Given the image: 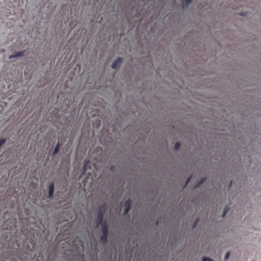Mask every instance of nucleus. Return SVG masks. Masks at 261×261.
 <instances>
[{
    "instance_id": "obj_1",
    "label": "nucleus",
    "mask_w": 261,
    "mask_h": 261,
    "mask_svg": "<svg viewBox=\"0 0 261 261\" xmlns=\"http://www.w3.org/2000/svg\"><path fill=\"white\" fill-rule=\"evenodd\" d=\"M107 210V204L106 203H103L99 207L97 214V226L102 225L106 220L103 221L104 215Z\"/></svg>"
},
{
    "instance_id": "obj_2",
    "label": "nucleus",
    "mask_w": 261,
    "mask_h": 261,
    "mask_svg": "<svg viewBox=\"0 0 261 261\" xmlns=\"http://www.w3.org/2000/svg\"><path fill=\"white\" fill-rule=\"evenodd\" d=\"M102 235L100 237V242L103 245L108 243V237L109 235L108 226L107 221H105L101 225Z\"/></svg>"
},
{
    "instance_id": "obj_3",
    "label": "nucleus",
    "mask_w": 261,
    "mask_h": 261,
    "mask_svg": "<svg viewBox=\"0 0 261 261\" xmlns=\"http://www.w3.org/2000/svg\"><path fill=\"white\" fill-rule=\"evenodd\" d=\"M122 62V59L121 58H117L112 64V67L113 69H117L119 67Z\"/></svg>"
},
{
    "instance_id": "obj_4",
    "label": "nucleus",
    "mask_w": 261,
    "mask_h": 261,
    "mask_svg": "<svg viewBox=\"0 0 261 261\" xmlns=\"http://www.w3.org/2000/svg\"><path fill=\"white\" fill-rule=\"evenodd\" d=\"M89 168L90 169V170H92V168L90 166V161H85L83 166V172L82 174V175L86 173Z\"/></svg>"
},
{
    "instance_id": "obj_5",
    "label": "nucleus",
    "mask_w": 261,
    "mask_h": 261,
    "mask_svg": "<svg viewBox=\"0 0 261 261\" xmlns=\"http://www.w3.org/2000/svg\"><path fill=\"white\" fill-rule=\"evenodd\" d=\"M25 50H23V51H17V52H16L13 55H11L10 57H9V58L11 59V58H18V57H22L24 55V53H25Z\"/></svg>"
},
{
    "instance_id": "obj_6",
    "label": "nucleus",
    "mask_w": 261,
    "mask_h": 261,
    "mask_svg": "<svg viewBox=\"0 0 261 261\" xmlns=\"http://www.w3.org/2000/svg\"><path fill=\"white\" fill-rule=\"evenodd\" d=\"M48 196L49 198H51L54 194V182H51L48 186Z\"/></svg>"
},
{
    "instance_id": "obj_7",
    "label": "nucleus",
    "mask_w": 261,
    "mask_h": 261,
    "mask_svg": "<svg viewBox=\"0 0 261 261\" xmlns=\"http://www.w3.org/2000/svg\"><path fill=\"white\" fill-rule=\"evenodd\" d=\"M123 206L125 208H128L130 210L132 206V200L130 199H127L126 201H125Z\"/></svg>"
},
{
    "instance_id": "obj_8",
    "label": "nucleus",
    "mask_w": 261,
    "mask_h": 261,
    "mask_svg": "<svg viewBox=\"0 0 261 261\" xmlns=\"http://www.w3.org/2000/svg\"><path fill=\"white\" fill-rule=\"evenodd\" d=\"M60 145L59 142H58L54 149V150L53 151V155H55L56 154H57L58 152V151L60 150Z\"/></svg>"
},
{
    "instance_id": "obj_9",
    "label": "nucleus",
    "mask_w": 261,
    "mask_h": 261,
    "mask_svg": "<svg viewBox=\"0 0 261 261\" xmlns=\"http://www.w3.org/2000/svg\"><path fill=\"white\" fill-rule=\"evenodd\" d=\"M205 179V178H203L201 179L200 181H199L196 185L195 186V188H197L199 187H200L204 181Z\"/></svg>"
},
{
    "instance_id": "obj_10",
    "label": "nucleus",
    "mask_w": 261,
    "mask_h": 261,
    "mask_svg": "<svg viewBox=\"0 0 261 261\" xmlns=\"http://www.w3.org/2000/svg\"><path fill=\"white\" fill-rule=\"evenodd\" d=\"M229 211V207L228 206V205H226L224 208L222 217H224L227 214Z\"/></svg>"
},
{
    "instance_id": "obj_11",
    "label": "nucleus",
    "mask_w": 261,
    "mask_h": 261,
    "mask_svg": "<svg viewBox=\"0 0 261 261\" xmlns=\"http://www.w3.org/2000/svg\"><path fill=\"white\" fill-rule=\"evenodd\" d=\"M180 143L179 142H177L175 143L174 147V149L175 150H178L180 147Z\"/></svg>"
},
{
    "instance_id": "obj_12",
    "label": "nucleus",
    "mask_w": 261,
    "mask_h": 261,
    "mask_svg": "<svg viewBox=\"0 0 261 261\" xmlns=\"http://www.w3.org/2000/svg\"><path fill=\"white\" fill-rule=\"evenodd\" d=\"M185 2V5L186 7H188L189 5L191 3L192 0H183Z\"/></svg>"
},
{
    "instance_id": "obj_13",
    "label": "nucleus",
    "mask_w": 261,
    "mask_h": 261,
    "mask_svg": "<svg viewBox=\"0 0 261 261\" xmlns=\"http://www.w3.org/2000/svg\"><path fill=\"white\" fill-rule=\"evenodd\" d=\"M6 139H0V147L6 142Z\"/></svg>"
},
{
    "instance_id": "obj_14",
    "label": "nucleus",
    "mask_w": 261,
    "mask_h": 261,
    "mask_svg": "<svg viewBox=\"0 0 261 261\" xmlns=\"http://www.w3.org/2000/svg\"><path fill=\"white\" fill-rule=\"evenodd\" d=\"M202 261H213V260L207 257H204L202 259Z\"/></svg>"
},
{
    "instance_id": "obj_15",
    "label": "nucleus",
    "mask_w": 261,
    "mask_h": 261,
    "mask_svg": "<svg viewBox=\"0 0 261 261\" xmlns=\"http://www.w3.org/2000/svg\"><path fill=\"white\" fill-rule=\"evenodd\" d=\"M229 256H230V253L229 252H227L226 254H225L224 259L225 260L228 259L229 257Z\"/></svg>"
},
{
    "instance_id": "obj_16",
    "label": "nucleus",
    "mask_w": 261,
    "mask_h": 261,
    "mask_svg": "<svg viewBox=\"0 0 261 261\" xmlns=\"http://www.w3.org/2000/svg\"><path fill=\"white\" fill-rule=\"evenodd\" d=\"M129 209H128V208H125L124 211V212H123V215H126L127 214V213H128V212L129 211Z\"/></svg>"
},
{
    "instance_id": "obj_17",
    "label": "nucleus",
    "mask_w": 261,
    "mask_h": 261,
    "mask_svg": "<svg viewBox=\"0 0 261 261\" xmlns=\"http://www.w3.org/2000/svg\"><path fill=\"white\" fill-rule=\"evenodd\" d=\"M191 177H190L188 178L187 181H186V186H187L189 182H190V181L191 180Z\"/></svg>"
},
{
    "instance_id": "obj_18",
    "label": "nucleus",
    "mask_w": 261,
    "mask_h": 261,
    "mask_svg": "<svg viewBox=\"0 0 261 261\" xmlns=\"http://www.w3.org/2000/svg\"><path fill=\"white\" fill-rule=\"evenodd\" d=\"M114 169H115V167L114 166H111V168H110V170L112 171H114Z\"/></svg>"
},
{
    "instance_id": "obj_19",
    "label": "nucleus",
    "mask_w": 261,
    "mask_h": 261,
    "mask_svg": "<svg viewBox=\"0 0 261 261\" xmlns=\"http://www.w3.org/2000/svg\"><path fill=\"white\" fill-rule=\"evenodd\" d=\"M198 219H197L195 222H194V225H193V227H195L196 226V225L197 224V223H198Z\"/></svg>"
},
{
    "instance_id": "obj_20",
    "label": "nucleus",
    "mask_w": 261,
    "mask_h": 261,
    "mask_svg": "<svg viewBox=\"0 0 261 261\" xmlns=\"http://www.w3.org/2000/svg\"><path fill=\"white\" fill-rule=\"evenodd\" d=\"M100 124V120H99V121H98V122H97V125H99Z\"/></svg>"
}]
</instances>
